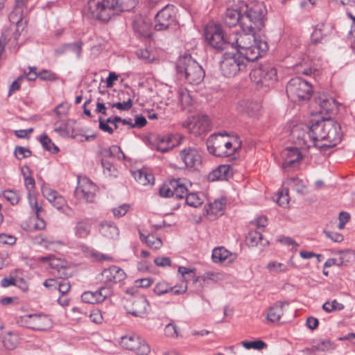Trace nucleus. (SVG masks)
<instances>
[{
  "instance_id": "nucleus-60",
  "label": "nucleus",
  "mask_w": 355,
  "mask_h": 355,
  "mask_svg": "<svg viewBox=\"0 0 355 355\" xmlns=\"http://www.w3.org/2000/svg\"><path fill=\"white\" fill-rule=\"evenodd\" d=\"M39 78L44 81H55L58 79L57 75L51 71L42 69L39 72Z\"/></svg>"
},
{
  "instance_id": "nucleus-41",
  "label": "nucleus",
  "mask_w": 355,
  "mask_h": 355,
  "mask_svg": "<svg viewBox=\"0 0 355 355\" xmlns=\"http://www.w3.org/2000/svg\"><path fill=\"white\" fill-rule=\"evenodd\" d=\"M309 136V137H305V144H302V146H300V148H310L311 146H315L318 147L317 141H319L318 138H316V135L313 134L312 131V125L310 126L309 129L308 130ZM319 148H322V146H318Z\"/></svg>"
},
{
  "instance_id": "nucleus-25",
  "label": "nucleus",
  "mask_w": 355,
  "mask_h": 355,
  "mask_svg": "<svg viewBox=\"0 0 355 355\" xmlns=\"http://www.w3.org/2000/svg\"><path fill=\"white\" fill-rule=\"evenodd\" d=\"M310 126L300 124L294 126L291 130V135L294 142L299 146H302V144H305V137H309L308 130Z\"/></svg>"
},
{
  "instance_id": "nucleus-43",
  "label": "nucleus",
  "mask_w": 355,
  "mask_h": 355,
  "mask_svg": "<svg viewBox=\"0 0 355 355\" xmlns=\"http://www.w3.org/2000/svg\"><path fill=\"white\" fill-rule=\"evenodd\" d=\"M105 155L109 157H117L119 159H123L125 155L119 146L114 145L105 150Z\"/></svg>"
},
{
  "instance_id": "nucleus-37",
  "label": "nucleus",
  "mask_w": 355,
  "mask_h": 355,
  "mask_svg": "<svg viewBox=\"0 0 355 355\" xmlns=\"http://www.w3.org/2000/svg\"><path fill=\"white\" fill-rule=\"evenodd\" d=\"M327 27L324 24L320 23L318 24L313 32L311 34V42L314 44L320 43L322 42L323 37L327 35Z\"/></svg>"
},
{
  "instance_id": "nucleus-52",
  "label": "nucleus",
  "mask_w": 355,
  "mask_h": 355,
  "mask_svg": "<svg viewBox=\"0 0 355 355\" xmlns=\"http://www.w3.org/2000/svg\"><path fill=\"white\" fill-rule=\"evenodd\" d=\"M24 12V10L14 7L13 10L9 15L10 21L13 24L17 25L23 19Z\"/></svg>"
},
{
  "instance_id": "nucleus-18",
  "label": "nucleus",
  "mask_w": 355,
  "mask_h": 355,
  "mask_svg": "<svg viewBox=\"0 0 355 355\" xmlns=\"http://www.w3.org/2000/svg\"><path fill=\"white\" fill-rule=\"evenodd\" d=\"M101 280L106 284L112 285L121 282L126 278V274L123 269L112 266L104 269L101 272Z\"/></svg>"
},
{
  "instance_id": "nucleus-17",
  "label": "nucleus",
  "mask_w": 355,
  "mask_h": 355,
  "mask_svg": "<svg viewBox=\"0 0 355 355\" xmlns=\"http://www.w3.org/2000/svg\"><path fill=\"white\" fill-rule=\"evenodd\" d=\"M184 125L191 133L198 135L209 131L210 123L207 116L200 115L193 116L190 121L187 122Z\"/></svg>"
},
{
  "instance_id": "nucleus-9",
  "label": "nucleus",
  "mask_w": 355,
  "mask_h": 355,
  "mask_svg": "<svg viewBox=\"0 0 355 355\" xmlns=\"http://www.w3.org/2000/svg\"><path fill=\"white\" fill-rule=\"evenodd\" d=\"M206 41L212 48L220 51L230 46L229 35L225 37L220 25L210 26L206 28L205 32Z\"/></svg>"
},
{
  "instance_id": "nucleus-47",
  "label": "nucleus",
  "mask_w": 355,
  "mask_h": 355,
  "mask_svg": "<svg viewBox=\"0 0 355 355\" xmlns=\"http://www.w3.org/2000/svg\"><path fill=\"white\" fill-rule=\"evenodd\" d=\"M173 180H170L164 182L159 189V195L162 197L168 198L173 197Z\"/></svg>"
},
{
  "instance_id": "nucleus-51",
  "label": "nucleus",
  "mask_w": 355,
  "mask_h": 355,
  "mask_svg": "<svg viewBox=\"0 0 355 355\" xmlns=\"http://www.w3.org/2000/svg\"><path fill=\"white\" fill-rule=\"evenodd\" d=\"M24 12V10L14 7L13 10L9 15L10 21L13 24L17 25L23 19Z\"/></svg>"
},
{
  "instance_id": "nucleus-10",
  "label": "nucleus",
  "mask_w": 355,
  "mask_h": 355,
  "mask_svg": "<svg viewBox=\"0 0 355 355\" xmlns=\"http://www.w3.org/2000/svg\"><path fill=\"white\" fill-rule=\"evenodd\" d=\"M261 30H255L254 31H243V33L233 32L229 34V43L233 48L239 51L248 49L251 47L257 42H260L261 40H257L255 37V34Z\"/></svg>"
},
{
  "instance_id": "nucleus-42",
  "label": "nucleus",
  "mask_w": 355,
  "mask_h": 355,
  "mask_svg": "<svg viewBox=\"0 0 355 355\" xmlns=\"http://www.w3.org/2000/svg\"><path fill=\"white\" fill-rule=\"evenodd\" d=\"M338 253L340 255L339 258L337 259L338 261V266L347 265L354 257V253L349 250L338 251Z\"/></svg>"
},
{
  "instance_id": "nucleus-14",
  "label": "nucleus",
  "mask_w": 355,
  "mask_h": 355,
  "mask_svg": "<svg viewBox=\"0 0 355 355\" xmlns=\"http://www.w3.org/2000/svg\"><path fill=\"white\" fill-rule=\"evenodd\" d=\"M126 311L136 317L144 318L149 310V304L144 295L133 297L125 305Z\"/></svg>"
},
{
  "instance_id": "nucleus-31",
  "label": "nucleus",
  "mask_w": 355,
  "mask_h": 355,
  "mask_svg": "<svg viewBox=\"0 0 355 355\" xmlns=\"http://www.w3.org/2000/svg\"><path fill=\"white\" fill-rule=\"evenodd\" d=\"M175 95L176 99L174 101H177L182 108H185L191 104V97L186 88L182 87H178L175 90Z\"/></svg>"
},
{
  "instance_id": "nucleus-64",
  "label": "nucleus",
  "mask_w": 355,
  "mask_h": 355,
  "mask_svg": "<svg viewBox=\"0 0 355 355\" xmlns=\"http://www.w3.org/2000/svg\"><path fill=\"white\" fill-rule=\"evenodd\" d=\"M130 209L128 204H123L117 207L112 209V211L115 217L121 218L128 212Z\"/></svg>"
},
{
  "instance_id": "nucleus-45",
  "label": "nucleus",
  "mask_w": 355,
  "mask_h": 355,
  "mask_svg": "<svg viewBox=\"0 0 355 355\" xmlns=\"http://www.w3.org/2000/svg\"><path fill=\"white\" fill-rule=\"evenodd\" d=\"M40 143L42 144L44 148L46 150L56 153L58 152V148L52 142L51 139L46 135H43L40 138Z\"/></svg>"
},
{
  "instance_id": "nucleus-48",
  "label": "nucleus",
  "mask_w": 355,
  "mask_h": 355,
  "mask_svg": "<svg viewBox=\"0 0 355 355\" xmlns=\"http://www.w3.org/2000/svg\"><path fill=\"white\" fill-rule=\"evenodd\" d=\"M98 294L97 291H86L84 292L81 295V300L83 302L88 304L99 303Z\"/></svg>"
},
{
  "instance_id": "nucleus-11",
  "label": "nucleus",
  "mask_w": 355,
  "mask_h": 355,
  "mask_svg": "<svg viewBox=\"0 0 355 355\" xmlns=\"http://www.w3.org/2000/svg\"><path fill=\"white\" fill-rule=\"evenodd\" d=\"M175 8L168 4L159 10L155 15V29L164 31L171 26L175 24Z\"/></svg>"
},
{
  "instance_id": "nucleus-23",
  "label": "nucleus",
  "mask_w": 355,
  "mask_h": 355,
  "mask_svg": "<svg viewBox=\"0 0 355 355\" xmlns=\"http://www.w3.org/2000/svg\"><path fill=\"white\" fill-rule=\"evenodd\" d=\"M67 262L64 259L56 258L53 255L49 263L51 273L60 279H65L68 277L66 268Z\"/></svg>"
},
{
  "instance_id": "nucleus-62",
  "label": "nucleus",
  "mask_w": 355,
  "mask_h": 355,
  "mask_svg": "<svg viewBox=\"0 0 355 355\" xmlns=\"http://www.w3.org/2000/svg\"><path fill=\"white\" fill-rule=\"evenodd\" d=\"M170 286L164 282L157 283L154 288V293L157 295H162L168 293Z\"/></svg>"
},
{
  "instance_id": "nucleus-53",
  "label": "nucleus",
  "mask_w": 355,
  "mask_h": 355,
  "mask_svg": "<svg viewBox=\"0 0 355 355\" xmlns=\"http://www.w3.org/2000/svg\"><path fill=\"white\" fill-rule=\"evenodd\" d=\"M14 155L17 159L21 160L24 158L30 157L32 155V152L27 148L17 146L15 148Z\"/></svg>"
},
{
  "instance_id": "nucleus-21",
  "label": "nucleus",
  "mask_w": 355,
  "mask_h": 355,
  "mask_svg": "<svg viewBox=\"0 0 355 355\" xmlns=\"http://www.w3.org/2000/svg\"><path fill=\"white\" fill-rule=\"evenodd\" d=\"M315 103L320 107L321 114H328L334 110L336 107V101L329 95L322 93L315 98Z\"/></svg>"
},
{
  "instance_id": "nucleus-16",
  "label": "nucleus",
  "mask_w": 355,
  "mask_h": 355,
  "mask_svg": "<svg viewBox=\"0 0 355 355\" xmlns=\"http://www.w3.org/2000/svg\"><path fill=\"white\" fill-rule=\"evenodd\" d=\"M43 196L58 210L64 211L67 208V200L57 191L52 189L44 184L41 188Z\"/></svg>"
},
{
  "instance_id": "nucleus-36",
  "label": "nucleus",
  "mask_w": 355,
  "mask_h": 355,
  "mask_svg": "<svg viewBox=\"0 0 355 355\" xmlns=\"http://www.w3.org/2000/svg\"><path fill=\"white\" fill-rule=\"evenodd\" d=\"M232 254L223 247L216 248L213 250L211 258L214 263H221L227 260Z\"/></svg>"
},
{
  "instance_id": "nucleus-12",
  "label": "nucleus",
  "mask_w": 355,
  "mask_h": 355,
  "mask_svg": "<svg viewBox=\"0 0 355 355\" xmlns=\"http://www.w3.org/2000/svg\"><path fill=\"white\" fill-rule=\"evenodd\" d=\"M21 322L30 329L45 331L52 326L51 320L44 314H28L21 317Z\"/></svg>"
},
{
  "instance_id": "nucleus-63",
  "label": "nucleus",
  "mask_w": 355,
  "mask_h": 355,
  "mask_svg": "<svg viewBox=\"0 0 355 355\" xmlns=\"http://www.w3.org/2000/svg\"><path fill=\"white\" fill-rule=\"evenodd\" d=\"M21 76H24L29 81L35 80L37 78H39V73L37 72L36 67H29L28 71H24V74Z\"/></svg>"
},
{
  "instance_id": "nucleus-34",
  "label": "nucleus",
  "mask_w": 355,
  "mask_h": 355,
  "mask_svg": "<svg viewBox=\"0 0 355 355\" xmlns=\"http://www.w3.org/2000/svg\"><path fill=\"white\" fill-rule=\"evenodd\" d=\"M73 121L70 120L62 123L56 122L55 123L54 130L63 137H73Z\"/></svg>"
},
{
  "instance_id": "nucleus-4",
  "label": "nucleus",
  "mask_w": 355,
  "mask_h": 355,
  "mask_svg": "<svg viewBox=\"0 0 355 355\" xmlns=\"http://www.w3.org/2000/svg\"><path fill=\"white\" fill-rule=\"evenodd\" d=\"M114 0H89L86 10L94 19L107 22L116 15Z\"/></svg>"
},
{
  "instance_id": "nucleus-40",
  "label": "nucleus",
  "mask_w": 355,
  "mask_h": 355,
  "mask_svg": "<svg viewBox=\"0 0 355 355\" xmlns=\"http://www.w3.org/2000/svg\"><path fill=\"white\" fill-rule=\"evenodd\" d=\"M132 175L135 180L142 185L150 184L154 179L151 174H148L141 170L132 171Z\"/></svg>"
},
{
  "instance_id": "nucleus-26",
  "label": "nucleus",
  "mask_w": 355,
  "mask_h": 355,
  "mask_svg": "<svg viewBox=\"0 0 355 355\" xmlns=\"http://www.w3.org/2000/svg\"><path fill=\"white\" fill-rule=\"evenodd\" d=\"M92 222L89 219H81L76 223L74 234L78 239H85L91 233Z\"/></svg>"
},
{
  "instance_id": "nucleus-28",
  "label": "nucleus",
  "mask_w": 355,
  "mask_h": 355,
  "mask_svg": "<svg viewBox=\"0 0 355 355\" xmlns=\"http://www.w3.org/2000/svg\"><path fill=\"white\" fill-rule=\"evenodd\" d=\"M133 27L135 31H137L141 36L148 37L151 35V24L148 21L141 18H139L134 21Z\"/></svg>"
},
{
  "instance_id": "nucleus-15",
  "label": "nucleus",
  "mask_w": 355,
  "mask_h": 355,
  "mask_svg": "<svg viewBox=\"0 0 355 355\" xmlns=\"http://www.w3.org/2000/svg\"><path fill=\"white\" fill-rule=\"evenodd\" d=\"M268 50V43L265 41L260 40V42H257V43L253 44L251 47H248V49L241 51L238 53L242 56V59H243L246 63L248 61L254 62L257 60L259 58L265 55Z\"/></svg>"
},
{
  "instance_id": "nucleus-5",
  "label": "nucleus",
  "mask_w": 355,
  "mask_h": 355,
  "mask_svg": "<svg viewBox=\"0 0 355 355\" xmlns=\"http://www.w3.org/2000/svg\"><path fill=\"white\" fill-rule=\"evenodd\" d=\"M207 148L209 153L220 157H230L234 154L236 146L223 133L211 135L207 140Z\"/></svg>"
},
{
  "instance_id": "nucleus-55",
  "label": "nucleus",
  "mask_w": 355,
  "mask_h": 355,
  "mask_svg": "<svg viewBox=\"0 0 355 355\" xmlns=\"http://www.w3.org/2000/svg\"><path fill=\"white\" fill-rule=\"evenodd\" d=\"M146 244L150 248L157 250L162 247V241L159 238L155 237L153 234H148L146 236Z\"/></svg>"
},
{
  "instance_id": "nucleus-39",
  "label": "nucleus",
  "mask_w": 355,
  "mask_h": 355,
  "mask_svg": "<svg viewBox=\"0 0 355 355\" xmlns=\"http://www.w3.org/2000/svg\"><path fill=\"white\" fill-rule=\"evenodd\" d=\"M114 7L116 15L123 11H129L134 8L137 4V0H114Z\"/></svg>"
},
{
  "instance_id": "nucleus-22",
  "label": "nucleus",
  "mask_w": 355,
  "mask_h": 355,
  "mask_svg": "<svg viewBox=\"0 0 355 355\" xmlns=\"http://www.w3.org/2000/svg\"><path fill=\"white\" fill-rule=\"evenodd\" d=\"M282 156L284 158V168L293 166L295 163L299 162L302 158L299 149L295 147L286 148L282 153Z\"/></svg>"
},
{
  "instance_id": "nucleus-38",
  "label": "nucleus",
  "mask_w": 355,
  "mask_h": 355,
  "mask_svg": "<svg viewBox=\"0 0 355 355\" xmlns=\"http://www.w3.org/2000/svg\"><path fill=\"white\" fill-rule=\"evenodd\" d=\"M263 239L262 235L259 231H251L248 233L246 237V243L249 246L254 247L258 245L259 243L262 245H264L266 243H268L267 241H265V243H263Z\"/></svg>"
},
{
  "instance_id": "nucleus-56",
  "label": "nucleus",
  "mask_w": 355,
  "mask_h": 355,
  "mask_svg": "<svg viewBox=\"0 0 355 355\" xmlns=\"http://www.w3.org/2000/svg\"><path fill=\"white\" fill-rule=\"evenodd\" d=\"M242 345L248 349H263L266 347V344L260 340H254V341H244L242 343Z\"/></svg>"
},
{
  "instance_id": "nucleus-29",
  "label": "nucleus",
  "mask_w": 355,
  "mask_h": 355,
  "mask_svg": "<svg viewBox=\"0 0 355 355\" xmlns=\"http://www.w3.org/2000/svg\"><path fill=\"white\" fill-rule=\"evenodd\" d=\"M284 304V302H278L270 306L268 310L267 320L272 322L279 321L284 314L283 307Z\"/></svg>"
},
{
  "instance_id": "nucleus-13",
  "label": "nucleus",
  "mask_w": 355,
  "mask_h": 355,
  "mask_svg": "<svg viewBox=\"0 0 355 355\" xmlns=\"http://www.w3.org/2000/svg\"><path fill=\"white\" fill-rule=\"evenodd\" d=\"M97 187L87 178H79L78 185L75 190V194L80 198L86 202H93Z\"/></svg>"
},
{
  "instance_id": "nucleus-30",
  "label": "nucleus",
  "mask_w": 355,
  "mask_h": 355,
  "mask_svg": "<svg viewBox=\"0 0 355 355\" xmlns=\"http://www.w3.org/2000/svg\"><path fill=\"white\" fill-rule=\"evenodd\" d=\"M225 205V199L216 200L214 202L209 204L207 213L210 219H214V218L222 215Z\"/></svg>"
},
{
  "instance_id": "nucleus-20",
  "label": "nucleus",
  "mask_w": 355,
  "mask_h": 355,
  "mask_svg": "<svg viewBox=\"0 0 355 355\" xmlns=\"http://www.w3.org/2000/svg\"><path fill=\"white\" fill-rule=\"evenodd\" d=\"M237 112L248 116H255L259 114L261 104L258 101L243 99L239 101L236 107Z\"/></svg>"
},
{
  "instance_id": "nucleus-35",
  "label": "nucleus",
  "mask_w": 355,
  "mask_h": 355,
  "mask_svg": "<svg viewBox=\"0 0 355 355\" xmlns=\"http://www.w3.org/2000/svg\"><path fill=\"white\" fill-rule=\"evenodd\" d=\"M3 346L8 349H15L19 343V336L11 331L6 332L2 338Z\"/></svg>"
},
{
  "instance_id": "nucleus-2",
  "label": "nucleus",
  "mask_w": 355,
  "mask_h": 355,
  "mask_svg": "<svg viewBox=\"0 0 355 355\" xmlns=\"http://www.w3.org/2000/svg\"><path fill=\"white\" fill-rule=\"evenodd\" d=\"M312 131L319 141H327L325 147L335 146L342 139L340 125L331 119L317 121L312 124Z\"/></svg>"
},
{
  "instance_id": "nucleus-46",
  "label": "nucleus",
  "mask_w": 355,
  "mask_h": 355,
  "mask_svg": "<svg viewBox=\"0 0 355 355\" xmlns=\"http://www.w3.org/2000/svg\"><path fill=\"white\" fill-rule=\"evenodd\" d=\"M266 268L272 273L285 272L288 270V267L286 264L277 261H270L267 266Z\"/></svg>"
},
{
  "instance_id": "nucleus-58",
  "label": "nucleus",
  "mask_w": 355,
  "mask_h": 355,
  "mask_svg": "<svg viewBox=\"0 0 355 355\" xmlns=\"http://www.w3.org/2000/svg\"><path fill=\"white\" fill-rule=\"evenodd\" d=\"M313 350L326 352L334 349V343L330 340H322L313 346Z\"/></svg>"
},
{
  "instance_id": "nucleus-49",
  "label": "nucleus",
  "mask_w": 355,
  "mask_h": 355,
  "mask_svg": "<svg viewBox=\"0 0 355 355\" xmlns=\"http://www.w3.org/2000/svg\"><path fill=\"white\" fill-rule=\"evenodd\" d=\"M173 144H171L169 138H165L164 137L158 138V143L156 146V150L165 153L173 148Z\"/></svg>"
},
{
  "instance_id": "nucleus-6",
  "label": "nucleus",
  "mask_w": 355,
  "mask_h": 355,
  "mask_svg": "<svg viewBox=\"0 0 355 355\" xmlns=\"http://www.w3.org/2000/svg\"><path fill=\"white\" fill-rule=\"evenodd\" d=\"M250 77L258 88H270L277 80V69L270 64H263L254 68L250 73Z\"/></svg>"
},
{
  "instance_id": "nucleus-3",
  "label": "nucleus",
  "mask_w": 355,
  "mask_h": 355,
  "mask_svg": "<svg viewBox=\"0 0 355 355\" xmlns=\"http://www.w3.org/2000/svg\"><path fill=\"white\" fill-rule=\"evenodd\" d=\"M176 71L190 84L198 85L205 77L202 67L189 54L179 57L176 62Z\"/></svg>"
},
{
  "instance_id": "nucleus-7",
  "label": "nucleus",
  "mask_w": 355,
  "mask_h": 355,
  "mask_svg": "<svg viewBox=\"0 0 355 355\" xmlns=\"http://www.w3.org/2000/svg\"><path fill=\"white\" fill-rule=\"evenodd\" d=\"M286 91L288 97L296 102L309 99L311 95L312 87L306 80L295 77L287 83Z\"/></svg>"
},
{
  "instance_id": "nucleus-54",
  "label": "nucleus",
  "mask_w": 355,
  "mask_h": 355,
  "mask_svg": "<svg viewBox=\"0 0 355 355\" xmlns=\"http://www.w3.org/2000/svg\"><path fill=\"white\" fill-rule=\"evenodd\" d=\"M3 198L10 202L11 205H17L20 200V195L12 190L5 191L3 193Z\"/></svg>"
},
{
  "instance_id": "nucleus-61",
  "label": "nucleus",
  "mask_w": 355,
  "mask_h": 355,
  "mask_svg": "<svg viewBox=\"0 0 355 355\" xmlns=\"http://www.w3.org/2000/svg\"><path fill=\"white\" fill-rule=\"evenodd\" d=\"M97 292L99 295L98 301H100V302H102L107 297L112 295V290L111 288V285L109 284V286H103V287L100 288L97 291Z\"/></svg>"
},
{
  "instance_id": "nucleus-33",
  "label": "nucleus",
  "mask_w": 355,
  "mask_h": 355,
  "mask_svg": "<svg viewBox=\"0 0 355 355\" xmlns=\"http://www.w3.org/2000/svg\"><path fill=\"white\" fill-rule=\"evenodd\" d=\"M99 231L103 236L109 239H114L119 234L117 227L112 222H103Z\"/></svg>"
},
{
  "instance_id": "nucleus-27",
  "label": "nucleus",
  "mask_w": 355,
  "mask_h": 355,
  "mask_svg": "<svg viewBox=\"0 0 355 355\" xmlns=\"http://www.w3.org/2000/svg\"><path fill=\"white\" fill-rule=\"evenodd\" d=\"M144 343L146 342L137 335L125 336L121 338V340L123 347L135 352L139 349Z\"/></svg>"
},
{
  "instance_id": "nucleus-50",
  "label": "nucleus",
  "mask_w": 355,
  "mask_h": 355,
  "mask_svg": "<svg viewBox=\"0 0 355 355\" xmlns=\"http://www.w3.org/2000/svg\"><path fill=\"white\" fill-rule=\"evenodd\" d=\"M322 309L327 313L332 312L334 311H340L344 309V305L338 302L336 300H334L331 302H326L322 305Z\"/></svg>"
},
{
  "instance_id": "nucleus-1",
  "label": "nucleus",
  "mask_w": 355,
  "mask_h": 355,
  "mask_svg": "<svg viewBox=\"0 0 355 355\" xmlns=\"http://www.w3.org/2000/svg\"><path fill=\"white\" fill-rule=\"evenodd\" d=\"M267 10L262 2H252L245 6V10L228 8L224 15V22L229 26L239 24L243 31L252 32L261 30L264 26V19Z\"/></svg>"
},
{
  "instance_id": "nucleus-19",
  "label": "nucleus",
  "mask_w": 355,
  "mask_h": 355,
  "mask_svg": "<svg viewBox=\"0 0 355 355\" xmlns=\"http://www.w3.org/2000/svg\"><path fill=\"white\" fill-rule=\"evenodd\" d=\"M179 157L187 168H193L201 163L198 150L193 146L185 147L180 151Z\"/></svg>"
},
{
  "instance_id": "nucleus-24",
  "label": "nucleus",
  "mask_w": 355,
  "mask_h": 355,
  "mask_svg": "<svg viewBox=\"0 0 355 355\" xmlns=\"http://www.w3.org/2000/svg\"><path fill=\"white\" fill-rule=\"evenodd\" d=\"M233 175V170L230 165H220L209 173L208 178L210 181L226 180Z\"/></svg>"
},
{
  "instance_id": "nucleus-57",
  "label": "nucleus",
  "mask_w": 355,
  "mask_h": 355,
  "mask_svg": "<svg viewBox=\"0 0 355 355\" xmlns=\"http://www.w3.org/2000/svg\"><path fill=\"white\" fill-rule=\"evenodd\" d=\"M186 203L191 207H198L202 202L196 193H191L186 196Z\"/></svg>"
},
{
  "instance_id": "nucleus-32",
  "label": "nucleus",
  "mask_w": 355,
  "mask_h": 355,
  "mask_svg": "<svg viewBox=\"0 0 355 355\" xmlns=\"http://www.w3.org/2000/svg\"><path fill=\"white\" fill-rule=\"evenodd\" d=\"M173 184L174 187L173 190V198L182 199L186 197L188 193V189L182 179H173Z\"/></svg>"
},
{
  "instance_id": "nucleus-8",
  "label": "nucleus",
  "mask_w": 355,
  "mask_h": 355,
  "mask_svg": "<svg viewBox=\"0 0 355 355\" xmlns=\"http://www.w3.org/2000/svg\"><path fill=\"white\" fill-rule=\"evenodd\" d=\"M220 64L223 74L227 77L236 76L246 66V63L242 59V56L238 53H225L222 57Z\"/></svg>"
},
{
  "instance_id": "nucleus-44",
  "label": "nucleus",
  "mask_w": 355,
  "mask_h": 355,
  "mask_svg": "<svg viewBox=\"0 0 355 355\" xmlns=\"http://www.w3.org/2000/svg\"><path fill=\"white\" fill-rule=\"evenodd\" d=\"M83 42L81 41H77L73 43L65 44L63 45L64 51H70L75 53L77 58H80L83 49Z\"/></svg>"
},
{
  "instance_id": "nucleus-59",
  "label": "nucleus",
  "mask_w": 355,
  "mask_h": 355,
  "mask_svg": "<svg viewBox=\"0 0 355 355\" xmlns=\"http://www.w3.org/2000/svg\"><path fill=\"white\" fill-rule=\"evenodd\" d=\"M89 258L92 259L93 261H112L113 260V258L112 257L107 255V254H102V253L99 252L98 251L96 250L95 249H93Z\"/></svg>"
}]
</instances>
